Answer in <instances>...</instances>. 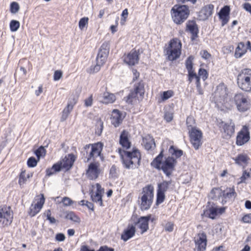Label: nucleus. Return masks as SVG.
<instances>
[{
    "label": "nucleus",
    "mask_w": 251,
    "mask_h": 251,
    "mask_svg": "<svg viewBox=\"0 0 251 251\" xmlns=\"http://www.w3.org/2000/svg\"><path fill=\"white\" fill-rule=\"evenodd\" d=\"M166 55H167V59L170 61L176 60L179 57L181 54V51L169 48L166 49Z\"/></svg>",
    "instance_id": "32"
},
{
    "label": "nucleus",
    "mask_w": 251,
    "mask_h": 251,
    "mask_svg": "<svg viewBox=\"0 0 251 251\" xmlns=\"http://www.w3.org/2000/svg\"><path fill=\"white\" fill-rule=\"evenodd\" d=\"M219 126L220 127L222 126L224 133L228 138H230L235 132V126L232 120H230L227 123L222 121L219 123Z\"/></svg>",
    "instance_id": "17"
},
{
    "label": "nucleus",
    "mask_w": 251,
    "mask_h": 251,
    "mask_svg": "<svg viewBox=\"0 0 251 251\" xmlns=\"http://www.w3.org/2000/svg\"><path fill=\"white\" fill-rule=\"evenodd\" d=\"M165 194L162 193L157 190L156 199L155 201L156 205L158 206L164 202L165 200Z\"/></svg>",
    "instance_id": "46"
},
{
    "label": "nucleus",
    "mask_w": 251,
    "mask_h": 251,
    "mask_svg": "<svg viewBox=\"0 0 251 251\" xmlns=\"http://www.w3.org/2000/svg\"><path fill=\"white\" fill-rule=\"evenodd\" d=\"M174 224L172 222H169L165 226L164 229L166 231L172 232L174 230Z\"/></svg>",
    "instance_id": "61"
},
{
    "label": "nucleus",
    "mask_w": 251,
    "mask_h": 251,
    "mask_svg": "<svg viewBox=\"0 0 251 251\" xmlns=\"http://www.w3.org/2000/svg\"><path fill=\"white\" fill-rule=\"evenodd\" d=\"M251 177V174L249 172H247L246 170H244L243 172L242 176L240 177V181L238 182V184L245 183L246 180Z\"/></svg>",
    "instance_id": "58"
},
{
    "label": "nucleus",
    "mask_w": 251,
    "mask_h": 251,
    "mask_svg": "<svg viewBox=\"0 0 251 251\" xmlns=\"http://www.w3.org/2000/svg\"><path fill=\"white\" fill-rule=\"evenodd\" d=\"M78 100V97L74 96L69 99L67 106L73 110L74 106L76 104Z\"/></svg>",
    "instance_id": "56"
},
{
    "label": "nucleus",
    "mask_w": 251,
    "mask_h": 251,
    "mask_svg": "<svg viewBox=\"0 0 251 251\" xmlns=\"http://www.w3.org/2000/svg\"><path fill=\"white\" fill-rule=\"evenodd\" d=\"M226 209L225 207L218 208L217 206L212 205L206 210V214L208 215V218L214 219L219 214L221 215L225 213Z\"/></svg>",
    "instance_id": "22"
},
{
    "label": "nucleus",
    "mask_w": 251,
    "mask_h": 251,
    "mask_svg": "<svg viewBox=\"0 0 251 251\" xmlns=\"http://www.w3.org/2000/svg\"><path fill=\"white\" fill-rule=\"evenodd\" d=\"M143 144L145 149L147 151L153 150L155 148L154 139L151 134H147L143 137Z\"/></svg>",
    "instance_id": "26"
},
{
    "label": "nucleus",
    "mask_w": 251,
    "mask_h": 251,
    "mask_svg": "<svg viewBox=\"0 0 251 251\" xmlns=\"http://www.w3.org/2000/svg\"><path fill=\"white\" fill-rule=\"evenodd\" d=\"M109 53V47L107 43H103L99 49L96 58V64L95 65V72L100 70L107 57Z\"/></svg>",
    "instance_id": "6"
},
{
    "label": "nucleus",
    "mask_w": 251,
    "mask_h": 251,
    "mask_svg": "<svg viewBox=\"0 0 251 251\" xmlns=\"http://www.w3.org/2000/svg\"><path fill=\"white\" fill-rule=\"evenodd\" d=\"M235 163L238 165H242L243 164H247L250 158L246 154H239L236 157L233 158Z\"/></svg>",
    "instance_id": "34"
},
{
    "label": "nucleus",
    "mask_w": 251,
    "mask_h": 251,
    "mask_svg": "<svg viewBox=\"0 0 251 251\" xmlns=\"http://www.w3.org/2000/svg\"><path fill=\"white\" fill-rule=\"evenodd\" d=\"M214 98L216 102L222 104H226L230 100L227 88L224 83H221L217 86L214 92Z\"/></svg>",
    "instance_id": "4"
},
{
    "label": "nucleus",
    "mask_w": 251,
    "mask_h": 251,
    "mask_svg": "<svg viewBox=\"0 0 251 251\" xmlns=\"http://www.w3.org/2000/svg\"><path fill=\"white\" fill-rule=\"evenodd\" d=\"M144 93V83L143 80H140L138 83L134 84L133 90H131L128 96L126 97V101L128 103L131 104L133 99L137 98L138 94L141 97L143 98Z\"/></svg>",
    "instance_id": "9"
},
{
    "label": "nucleus",
    "mask_w": 251,
    "mask_h": 251,
    "mask_svg": "<svg viewBox=\"0 0 251 251\" xmlns=\"http://www.w3.org/2000/svg\"><path fill=\"white\" fill-rule=\"evenodd\" d=\"M151 219V214L146 216H141L138 219L137 221L135 223V225H139L138 227L141 230V234L147 231L149 229V222Z\"/></svg>",
    "instance_id": "19"
},
{
    "label": "nucleus",
    "mask_w": 251,
    "mask_h": 251,
    "mask_svg": "<svg viewBox=\"0 0 251 251\" xmlns=\"http://www.w3.org/2000/svg\"><path fill=\"white\" fill-rule=\"evenodd\" d=\"M39 161L38 159H36L34 157H30L27 160V165L29 168L35 167L36 166Z\"/></svg>",
    "instance_id": "48"
},
{
    "label": "nucleus",
    "mask_w": 251,
    "mask_h": 251,
    "mask_svg": "<svg viewBox=\"0 0 251 251\" xmlns=\"http://www.w3.org/2000/svg\"><path fill=\"white\" fill-rule=\"evenodd\" d=\"M129 133L126 130H123L120 136V144L123 147L126 149L130 148L131 142L128 139Z\"/></svg>",
    "instance_id": "27"
},
{
    "label": "nucleus",
    "mask_w": 251,
    "mask_h": 251,
    "mask_svg": "<svg viewBox=\"0 0 251 251\" xmlns=\"http://www.w3.org/2000/svg\"><path fill=\"white\" fill-rule=\"evenodd\" d=\"M76 157L73 153H70L68 156H66L61 161L62 166L66 171H69L74 165Z\"/></svg>",
    "instance_id": "25"
},
{
    "label": "nucleus",
    "mask_w": 251,
    "mask_h": 251,
    "mask_svg": "<svg viewBox=\"0 0 251 251\" xmlns=\"http://www.w3.org/2000/svg\"><path fill=\"white\" fill-rule=\"evenodd\" d=\"M103 147V144L102 143L99 142L95 143V153H98V156H100L102 162H103L104 160L103 154L101 153Z\"/></svg>",
    "instance_id": "42"
},
{
    "label": "nucleus",
    "mask_w": 251,
    "mask_h": 251,
    "mask_svg": "<svg viewBox=\"0 0 251 251\" xmlns=\"http://www.w3.org/2000/svg\"><path fill=\"white\" fill-rule=\"evenodd\" d=\"M115 100L116 97L114 94L107 92L104 93L102 102L105 104L112 103Z\"/></svg>",
    "instance_id": "40"
},
{
    "label": "nucleus",
    "mask_w": 251,
    "mask_h": 251,
    "mask_svg": "<svg viewBox=\"0 0 251 251\" xmlns=\"http://www.w3.org/2000/svg\"><path fill=\"white\" fill-rule=\"evenodd\" d=\"M250 139V133L247 126H244L242 129L237 133L236 138V144L238 146H242Z\"/></svg>",
    "instance_id": "12"
},
{
    "label": "nucleus",
    "mask_w": 251,
    "mask_h": 251,
    "mask_svg": "<svg viewBox=\"0 0 251 251\" xmlns=\"http://www.w3.org/2000/svg\"><path fill=\"white\" fill-rule=\"evenodd\" d=\"M164 150L162 149L159 154L151 162V165L157 169L159 170L161 165H162V159L164 156L163 154Z\"/></svg>",
    "instance_id": "33"
},
{
    "label": "nucleus",
    "mask_w": 251,
    "mask_h": 251,
    "mask_svg": "<svg viewBox=\"0 0 251 251\" xmlns=\"http://www.w3.org/2000/svg\"><path fill=\"white\" fill-rule=\"evenodd\" d=\"M168 48L181 51V42L177 38H174L170 41V44Z\"/></svg>",
    "instance_id": "39"
},
{
    "label": "nucleus",
    "mask_w": 251,
    "mask_h": 251,
    "mask_svg": "<svg viewBox=\"0 0 251 251\" xmlns=\"http://www.w3.org/2000/svg\"><path fill=\"white\" fill-rule=\"evenodd\" d=\"M176 163V159L173 156H169L163 162L159 170H162L166 176L169 177L175 170Z\"/></svg>",
    "instance_id": "10"
},
{
    "label": "nucleus",
    "mask_w": 251,
    "mask_h": 251,
    "mask_svg": "<svg viewBox=\"0 0 251 251\" xmlns=\"http://www.w3.org/2000/svg\"><path fill=\"white\" fill-rule=\"evenodd\" d=\"M214 5L212 4H207L202 8L200 11L201 15H203L204 19H207L212 15L214 10Z\"/></svg>",
    "instance_id": "29"
},
{
    "label": "nucleus",
    "mask_w": 251,
    "mask_h": 251,
    "mask_svg": "<svg viewBox=\"0 0 251 251\" xmlns=\"http://www.w3.org/2000/svg\"><path fill=\"white\" fill-rule=\"evenodd\" d=\"M174 95V92L172 90H168L163 92L161 96V99L162 100H166L169 98L173 97Z\"/></svg>",
    "instance_id": "54"
},
{
    "label": "nucleus",
    "mask_w": 251,
    "mask_h": 251,
    "mask_svg": "<svg viewBox=\"0 0 251 251\" xmlns=\"http://www.w3.org/2000/svg\"><path fill=\"white\" fill-rule=\"evenodd\" d=\"M154 188L151 184L148 185L142 189V196H146L147 198L153 199Z\"/></svg>",
    "instance_id": "36"
},
{
    "label": "nucleus",
    "mask_w": 251,
    "mask_h": 251,
    "mask_svg": "<svg viewBox=\"0 0 251 251\" xmlns=\"http://www.w3.org/2000/svg\"><path fill=\"white\" fill-rule=\"evenodd\" d=\"M230 7L225 5L222 7L218 13L219 18L222 20V25L224 26L226 24L229 20Z\"/></svg>",
    "instance_id": "21"
},
{
    "label": "nucleus",
    "mask_w": 251,
    "mask_h": 251,
    "mask_svg": "<svg viewBox=\"0 0 251 251\" xmlns=\"http://www.w3.org/2000/svg\"><path fill=\"white\" fill-rule=\"evenodd\" d=\"M25 170H22L19 175L18 183L20 186L25 184L26 181V177L25 176Z\"/></svg>",
    "instance_id": "57"
},
{
    "label": "nucleus",
    "mask_w": 251,
    "mask_h": 251,
    "mask_svg": "<svg viewBox=\"0 0 251 251\" xmlns=\"http://www.w3.org/2000/svg\"><path fill=\"white\" fill-rule=\"evenodd\" d=\"M88 21V18L87 17H83L80 19L79 21L78 25L80 29H83L84 27L87 25Z\"/></svg>",
    "instance_id": "59"
},
{
    "label": "nucleus",
    "mask_w": 251,
    "mask_h": 251,
    "mask_svg": "<svg viewBox=\"0 0 251 251\" xmlns=\"http://www.w3.org/2000/svg\"><path fill=\"white\" fill-rule=\"evenodd\" d=\"M120 174V170L115 164L113 165L109 170V178L115 179L118 178Z\"/></svg>",
    "instance_id": "41"
},
{
    "label": "nucleus",
    "mask_w": 251,
    "mask_h": 251,
    "mask_svg": "<svg viewBox=\"0 0 251 251\" xmlns=\"http://www.w3.org/2000/svg\"><path fill=\"white\" fill-rule=\"evenodd\" d=\"M126 112L123 113L118 109H115L113 110L110 118L111 124L115 127L119 126L122 124L126 117Z\"/></svg>",
    "instance_id": "13"
},
{
    "label": "nucleus",
    "mask_w": 251,
    "mask_h": 251,
    "mask_svg": "<svg viewBox=\"0 0 251 251\" xmlns=\"http://www.w3.org/2000/svg\"><path fill=\"white\" fill-rule=\"evenodd\" d=\"M20 10V5L17 2L13 1L10 3V11L12 14H16Z\"/></svg>",
    "instance_id": "50"
},
{
    "label": "nucleus",
    "mask_w": 251,
    "mask_h": 251,
    "mask_svg": "<svg viewBox=\"0 0 251 251\" xmlns=\"http://www.w3.org/2000/svg\"><path fill=\"white\" fill-rule=\"evenodd\" d=\"M13 218V214L10 206L2 205L0 207V221L3 226L10 225Z\"/></svg>",
    "instance_id": "8"
},
{
    "label": "nucleus",
    "mask_w": 251,
    "mask_h": 251,
    "mask_svg": "<svg viewBox=\"0 0 251 251\" xmlns=\"http://www.w3.org/2000/svg\"><path fill=\"white\" fill-rule=\"evenodd\" d=\"M223 193V190L221 188H213L209 194V197L213 200L217 201L222 197Z\"/></svg>",
    "instance_id": "35"
},
{
    "label": "nucleus",
    "mask_w": 251,
    "mask_h": 251,
    "mask_svg": "<svg viewBox=\"0 0 251 251\" xmlns=\"http://www.w3.org/2000/svg\"><path fill=\"white\" fill-rule=\"evenodd\" d=\"M86 176L87 177L90 179L93 180L94 178V161L91 162L88 168L86 170Z\"/></svg>",
    "instance_id": "43"
},
{
    "label": "nucleus",
    "mask_w": 251,
    "mask_h": 251,
    "mask_svg": "<svg viewBox=\"0 0 251 251\" xmlns=\"http://www.w3.org/2000/svg\"><path fill=\"white\" fill-rule=\"evenodd\" d=\"M233 99L237 109L239 111L245 112L250 108L251 103L249 100L248 97L243 93L236 94Z\"/></svg>",
    "instance_id": "5"
},
{
    "label": "nucleus",
    "mask_w": 251,
    "mask_h": 251,
    "mask_svg": "<svg viewBox=\"0 0 251 251\" xmlns=\"http://www.w3.org/2000/svg\"><path fill=\"white\" fill-rule=\"evenodd\" d=\"M142 49H139L137 50L135 49L132 50L126 55L124 56V62L130 66H133L138 63L139 61V55L143 53Z\"/></svg>",
    "instance_id": "11"
},
{
    "label": "nucleus",
    "mask_w": 251,
    "mask_h": 251,
    "mask_svg": "<svg viewBox=\"0 0 251 251\" xmlns=\"http://www.w3.org/2000/svg\"><path fill=\"white\" fill-rule=\"evenodd\" d=\"M63 73L60 70H56L54 72L53 75V80L54 81L59 80L62 77Z\"/></svg>",
    "instance_id": "62"
},
{
    "label": "nucleus",
    "mask_w": 251,
    "mask_h": 251,
    "mask_svg": "<svg viewBox=\"0 0 251 251\" xmlns=\"http://www.w3.org/2000/svg\"><path fill=\"white\" fill-rule=\"evenodd\" d=\"M190 141L193 147L196 150H198L201 146L202 142V131L196 127H192L189 130Z\"/></svg>",
    "instance_id": "7"
},
{
    "label": "nucleus",
    "mask_w": 251,
    "mask_h": 251,
    "mask_svg": "<svg viewBox=\"0 0 251 251\" xmlns=\"http://www.w3.org/2000/svg\"><path fill=\"white\" fill-rule=\"evenodd\" d=\"M65 219L70 220L75 222H79L80 219L76 215L73 211H67Z\"/></svg>",
    "instance_id": "44"
},
{
    "label": "nucleus",
    "mask_w": 251,
    "mask_h": 251,
    "mask_svg": "<svg viewBox=\"0 0 251 251\" xmlns=\"http://www.w3.org/2000/svg\"><path fill=\"white\" fill-rule=\"evenodd\" d=\"M46 151L44 147L42 146L39 147L37 149L35 150L34 151V154L36 156L37 159L40 160L41 157L45 156Z\"/></svg>",
    "instance_id": "45"
},
{
    "label": "nucleus",
    "mask_w": 251,
    "mask_h": 251,
    "mask_svg": "<svg viewBox=\"0 0 251 251\" xmlns=\"http://www.w3.org/2000/svg\"><path fill=\"white\" fill-rule=\"evenodd\" d=\"M189 15L190 10L187 5L176 4L171 9L172 20L177 25L183 24Z\"/></svg>",
    "instance_id": "2"
},
{
    "label": "nucleus",
    "mask_w": 251,
    "mask_h": 251,
    "mask_svg": "<svg viewBox=\"0 0 251 251\" xmlns=\"http://www.w3.org/2000/svg\"><path fill=\"white\" fill-rule=\"evenodd\" d=\"M185 31L191 33V41H194L198 37L199 29L195 20H189L187 22Z\"/></svg>",
    "instance_id": "14"
},
{
    "label": "nucleus",
    "mask_w": 251,
    "mask_h": 251,
    "mask_svg": "<svg viewBox=\"0 0 251 251\" xmlns=\"http://www.w3.org/2000/svg\"><path fill=\"white\" fill-rule=\"evenodd\" d=\"M82 159L85 163L90 161L91 158L94 156V144H89L85 145L81 151Z\"/></svg>",
    "instance_id": "15"
},
{
    "label": "nucleus",
    "mask_w": 251,
    "mask_h": 251,
    "mask_svg": "<svg viewBox=\"0 0 251 251\" xmlns=\"http://www.w3.org/2000/svg\"><path fill=\"white\" fill-rule=\"evenodd\" d=\"M153 199L147 198L146 196H142L140 208L142 211H145L149 209L152 203Z\"/></svg>",
    "instance_id": "31"
},
{
    "label": "nucleus",
    "mask_w": 251,
    "mask_h": 251,
    "mask_svg": "<svg viewBox=\"0 0 251 251\" xmlns=\"http://www.w3.org/2000/svg\"><path fill=\"white\" fill-rule=\"evenodd\" d=\"M45 201V199L44 195L41 194V197L37 202L34 205L32 204L29 208L28 214L31 217L35 216L40 212V210L43 207Z\"/></svg>",
    "instance_id": "18"
},
{
    "label": "nucleus",
    "mask_w": 251,
    "mask_h": 251,
    "mask_svg": "<svg viewBox=\"0 0 251 251\" xmlns=\"http://www.w3.org/2000/svg\"><path fill=\"white\" fill-rule=\"evenodd\" d=\"M247 52V48L244 42H241L238 43L237 47L235 49L234 57L236 58L242 57Z\"/></svg>",
    "instance_id": "30"
},
{
    "label": "nucleus",
    "mask_w": 251,
    "mask_h": 251,
    "mask_svg": "<svg viewBox=\"0 0 251 251\" xmlns=\"http://www.w3.org/2000/svg\"><path fill=\"white\" fill-rule=\"evenodd\" d=\"M125 156H122L124 167L127 169L138 168L140 165L141 154L137 149L132 151H124Z\"/></svg>",
    "instance_id": "1"
},
{
    "label": "nucleus",
    "mask_w": 251,
    "mask_h": 251,
    "mask_svg": "<svg viewBox=\"0 0 251 251\" xmlns=\"http://www.w3.org/2000/svg\"><path fill=\"white\" fill-rule=\"evenodd\" d=\"M194 59V57L192 55L189 56L185 61V66L186 68L188 71V81L189 83H191L193 79L194 78V76H196V74H197L193 70V60Z\"/></svg>",
    "instance_id": "20"
},
{
    "label": "nucleus",
    "mask_w": 251,
    "mask_h": 251,
    "mask_svg": "<svg viewBox=\"0 0 251 251\" xmlns=\"http://www.w3.org/2000/svg\"><path fill=\"white\" fill-rule=\"evenodd\" d=\"M222 203L225 204L227 200H230L232 198L234 199L237 196V193L235 192L234 187L226 188V190L223 191Z\"/></svg>",
    "instance_id": "23"
},
{
    "label": "nucleus",
    "mask_w": 251,
    "mask_h": 251,
    "mask_svg": "<svg viewBox=\"0 0 251 251\" xmlns=\"http://www.w3.org/2000/svg\"><path fill=\"white\" fill-rule=\"evenodd\" d=\"M172 183V180H163L162 182L158 183L157 190L165 193L170 190V185Z\"/></svg>",
    "instance_id": "37"
},
{
    "label": "nucleus",
    "mask_w": 251,
    "mask_h": 251,
    "mask_svg": "<svg viewBox=\"0 0 251 251\" xmlns=\"http://www.w3.org/2000/svg\"><path fill=\"white\" fill-rule=\"evenodd\" d=\"M61 202L63 203V205L65 206H69L73 205L74 204L76 205V202L73 201L70 198L65 197L62 199Z\"/></svg>",
    "instance_id": "51"
},
{
    "label": "nucleus",
    "mask_w": 251,
    "mask_h": 251,
    "mask_svg": "<svg viewBox=\"0 0 251 251\" xmlns=\"http://www.w3.org/2000/svg\"><path fill=\"white\" fill-rule=\"evenodd\" d=\"M195 124V120L192 117H188L186 119V125L189 128L191 127L192 128L193 125Z\"/></svg>",
    "instance_id": "63"
},
{
    "label": "nucleus",
    "mask_w": 251,
    "mask_h": 251,
    "mask_svg": "<svg viewBox=\"0 0 251 251\" xmlns=\"http://www.w3.org/2000/svg\"><path fill=\"white\" fill-rule=\"evenodd\" d=\"M169 152L172 156L176 157L175 159L180 158L183 154V151L178 149L177 147L172 145L169 149Z\"/></svg>",
    "instance_id": "38"
},
{
    "label": "nucleus",
    "mask_w": 251,
    "mask_h": 251,
    "mask_svg": "<svg viewBox=\"0 0 251 251\" xmlns=\"http://www.w3.org/2000/svg\"><path fill=\"white\" fill-rule=\"evenodd\" d=\"M242 221L245 223H251V213L244 216Z\"/></svg>",
    "instance_id": "64"
},
{
    "label": "nucleus",
    "mask_w": 251,
    "mask_h": 251,
    "mask_svg": "<svg viewBox=\"0 0 251 251\" xmlns=\"http://www.w3.org/2000/svg\"><path fill=\"white\" fill-rule=\"evenodd\" d=\"M196 79V85L197 91L199 95H203V91L201 88V84L200 82V78L197 76V75L196 74V76H194V78Z\"/></svg>",
    "instance_id": "52"
},
{
    "label": "nucleus",
    "mask_w": 251,
    "mask_h": 251,
    "mask_svg": "<svg viewBox=\"0 0 251 251\" xmlns=\"http://www.w3.org/2000/svg\"><path fill=\"white\" fill-rule=\"evenodd\" d=\"M96 126H98L97 131H95L99 136L100 135L103 128V122L100 119L97 120Z\"/></svg>",
    "instance_id": "55"
},
{
    "label": "nucleus",
    "mask_w": 251,
    "mask_h": 251,
    "mask_svg": "<svg viewBox=\"0 0 251 251\" xmlns=\"http://www.w3.org/2000/svg\"><path fill=\"white\" fill-rule=\"evenodd\" d=\"M200 78L201 77V78L203 81H205L208 76V74L206 70L203 68H200L198 72V75H197Z\"/></svg>",
    "instance_id": "53"
},
{
    "label": "nucleus",
    "mask_w": 251,
    "mask_h": 251,
    "mask_svg": "<svg viewBox=\"0 0 251 251\" xmlns=\"http://www.w3.org/2000/svg\"><path fill=\"white\" fill-rule=\"evenodd\" d=\"M195 243L197 251H204L207 245L206 233L202 232L198 234V237L195 239Z\"/></svg>",
    "instance_id": "16"
},
{
    "label": "nucleus",
    "mask_w": 251,
    "mask_h": 251,
    "mask_svg": "<svg viewBox=\"0 0 251 251\" xmlns=\"http://www.w3.org/2000/svg\"><path fill=\"white\" fill-rule=\"evenodd\" d=\"M20 26V23L18 21L12 20L11 21L9 26L11 31L15 32L18 30Z\"/></svg>",
    "instance_id": "47"
},
{
    "label": "nucleus",
    "mask_w": 251,
    "mask_h": 251,
    "mask_svg": "<svg viewBox=\"0 0 251 251\" xmlns=\"http://www.w3.org/2000/svg\"><path fill=\"white\" fill-rule=\"evenodd\" d=\"M72 109L66 106L62 112V116L60 118V122H64L68 118L69 114L72 111Z\"/></svg>",
    "instance_id": "49"
},
{
    "label": "nucleus",
    "mask_w": 251,
    "mask_h": 251,
    "mask_svg": "<svg viewBox=\"0 0 251 251\" xmlns=\"http://www.w3.org/2000/svg\"><path fill=\"white\" fill-rule=\"evenodd\" d=\"M52 169L54 170V172H59L61 171L62 169L63 168L62 166V162L61 161H60L54 164L52 166Z\"/></svg>",
    "instance_id": "60"
},
{
    "label": "nucleus",
    "mask_w": 251,
    "mask_h": 251,
    "mask_svg": "<svg viewBox=\"0 0 251 251\" xmlns=\"http://www.w3.org/2000/svg\"><path fill=\"white\" fill-rule=\"evenodd\" d=\"M136 229L135 226L128 225L121 235V239L125 242L132 238L135 234Z\"/></svg>",
    "instance_id": "24"
},
{
    "label": "nucleus",
    "mask_w": 251,
    "mask_h": 251,
    "mask_svg": "<svg viewBox=\"0 0 251 251\" xmlns=\"http://www.w3.org/2000/svg\"><path fill=\"white\" fill-rule=\"evenodd\" d=\"M237 84L243 91L251 92V69H242L237 76Z\"/></svg>",
    "instance_id": "3"
},
{
    "label": "nucleus",
    "mask_w": 251,
    "mask_h": 251,
    "mask_svg": "<svg viewBox=\"0 0 251 251\" xmlns=\"http://www.w3.org/2000/svg\"><path fill=\"white\" fill-rule=\"evenodd\" d=\"M96 186L97 190L95 192V202L98 203L100 206H102L103 204L102 197L104 193V189L99 183H96Z\"/></svg>",
    "instance_id": "28"
}]
</instances>
